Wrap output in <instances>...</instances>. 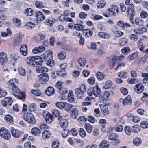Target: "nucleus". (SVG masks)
Here are the masks:
<instances>
[{
    "instance_id": "1",
    "label": "nucleus",
    "mask_w": 148,
    "mask_h": 148,
    "mask_svg": "<svg viewBox=\"0 0 148 148\" xmlns=\"http://www.w3.org/2000/svg\"><path fill=\"white\" fill-rule=\"evenodd\" d=\"M26 61L28 64L32 65H41L42 64V58L40 57L37 58V56H30L26 59Z\"/></svg>"
},
{
    "instance_id": "2",
    "label": "nucleus",
    "mask_w": 148,
    "mask_h": 148,
    "mask_svg": "<svg viewBox=\"0 0 148 148\" xmlns=\"http://www.w3.org/2000/svg\"><path fill=\"white\" fill-rule=\"evenodd\" d=\"M88 94L90 96L93 95L96 97L100 95L101 91V89L99 87L96 85L94 87L91 88L88 91Z\"/></svg>"
},
{
    "instance_id": "3",
    "label": "nucleus",
    "mask_w": 148,
    "mask_h": 148,
    "mask_svg": "<svg viewBox=\"0 0 148 148\" xmlns=\"http://www.w3.org/2000/svg\"><path fill=\"white\" fill-rule=\"evenodd\" d=\"M11 87L12 93L16 97L20 99H21L24 97V92H21L17 86L14 85Z\"/></svg>"
},
{
    "instance_id": "4",
    "label": "nucleus",
    "mask_w": 148,
    "mask_h": 148,
    "mask_svg": "<svg viewBox=\"0 0 148 148\" xmlns=\"http://www.w3.org/2000/svg\"><path fill=\"white\" fill-rule=\"evenodd\" d=\"M86 89L84 85H82L79 87L77 88L75 90L76 96L79 99L82 98L84 97V93L86 92Z\"/></svg>"
},
{
    "instance_id": "5",
    "label": "nucleus",
    "mask_w": 148,
    "mask_h": 148,
    "mask_svg": "<svg viewBox=\"0 0 148 148\" xmlns=\"http://www.w3.org/2000/svg\"><path fill=\"white\" fill-rule=\"evenodd\" d=\"M56 106L57 107L60 109L64 108L65 110L67 111H70L73 107L72 105L69 104L66 102H57L56 103Z\"/></svg>"
},
{
    "instance_id": "6",
    "label": "nucleus",
    "mask_w": 148,
    "mask_h": 148,
    "mask_svg": "<svg viewBox=\"0 0 148 148\" xmlns=\"http://www.w3.org/2000/svg\"><path fill=\"white\" fill-rule=\"evenodd\" d=\"M1 137L5 140H8L11 138V135L8 130L4 127H2L0 129Z\"/></svg>"
},
{
    "instance_id": "7",
    "label": "nucleus",
    "mask_w": 148,
    "mask_h": 148,
    "mask_svg": "<svg viewBox=\"0 0 148 148\" xmlns=\"http://www.w3.org/2000/svg\"><path fill=\"white\" fill-rule=\"evenodd\" d=\"M23 118L26 121L32 124L36 122L34 115L31 113L26 114Z\"/></svg>"
},
{
    "instance_id": "8",
    "label": "nucleus",
    "mask_w": 148,
    "mask_h": 148,
    "mask_svg": "<svg viewBox=\"0 0 148 148\" xmlns=\"http://www.w3.org/2000/svg\"><path fill=\"white\" fill-rule=\"evenodd\" d=\"M7 55L5 52H0V64L2 65H5L8 61Z\"/></svg>"
},
{
    "instance_id": "9",
    "label": "nucleus",
    "mask_w": 148,
    "mask_h": 148,
    "mask_svg": "<svg viewBox=\"0 0 148 148\" xmlns=\"http://www.w3.org/2000/svg\"><path fill=\"white\" fill-rule=\"evenodd\" d=\"M39 79L41 84H44L48 80L49 77L47 74L43 73L40 75Z\"/></svg>"
},
{
    "instance_id": "10",
    "label": "nucleus",
    "mask_w": 148,
    "mask_h": 148,
    "mask_svg": "<svg viewBox=\"0 0 148 148\" xmlns=\"http://www.w3.org/2000/svg\"><path fill=\"white\" fill-rule=\"evenodd\" d=\"M35 14L36 21L37 24L40 23L41 21H43L45 19V17L41 12L40 11L36 12Z\"/></svg>"
},
{
    "instance_id": "11",
    "label": "nucleus",
    "mask_w": 148,
    "mask_h": 148,
    "mask_svg": "<svg viewBox=\"0 0 148 148\" xmlns=\"http://www.w3.org/2000/svg\"><path fill=\"white\" fill-rule=\"evenodd\" d=\"M13 102L12 98L10 97H6L4 100H2L1 102L3 106L6 107L7 105L10 106Z\"/></svg>"
},
{
    "instance_id": "12",
    "label": "nucleus",
    "mask_w": 148,
    "mask_h": 148,
    "mask_svg": "<svg viewBox=\"0 0 148 148\" xmlns=\"http://www.w3.org/2000/svg\"><path fill=\"white\" fill-rule=\"evenodd\" d=\"M144 90V87L143 84H140L135 85L134 90V91L138 93L142 92Z\"/></svg>"
},
{
    "instance_id": "13",
    "label": "nucleus",
    "mask_w": 148,
    "mask_h": 148,
    "mask_svg": "<svg viewBox=\"0 0 148 148\" xmlns=\"http://www.w3.org/2000/svg\"><path fill=\"white\" fill-rule=\"evenodd\" d=\"M38 65V66H36V71L37 72L40 73L44 72H46L48 71V69L45 67H43L41 66L42 64Z\"/></svg>"
},
{
    "instance_id": "14",
    "label": "nucleus",
    "mask_w": 148,
    "mask_h": 148,
    "mask_svg": "<svg viewBox=\"0 0 148 148\" xmlns=\"http://www.w3.org/2000/svg\"><path fill=\"white\" fill-rule=\"evenodd\" d=\"M53 52L52 51L49 50L46 51L43 55V58L45 60L49 59L52 58Z\"/></svg>"
},
{
    "instance_id": "15",
    "label": "nucleus",
    "mask_w": 148,
    "mask_h": 148,
    "mask_svg": "<svg viewBox=\"0 0 148 148\" xmlns=\"http://www.w3.org/2000/svg\"><path fill=\"white\" fill-rule=\"evenodd\" d=\"M103 15L105 17H108L109 16H115L116 14L115 11H112L110 8H108L106 12L103 13Z\"/></svg>"
},
{
    "instance_id": "16",
    "label": "nucleus",
    "mask_w": 148,
    "mask_h": 148,
    "mask_svg": "<svg viewBox=\"0 0 148 148\" xmlns=\"http://www.w3.org/2000/svg\"><path fill=\"white\" fill-rule=\"evenodd\" d=\"M45 50V47L43 46H40L38 47H34L32 50L33 53L36 54L43 52Z\"/></svg>"
},
{
    "instance_id": "17",
    "label": "nucleus",
    "mask_w": 148,
    "mask_h": 148,
    "mask_svg": "<svg viewBox=\"0 0 148 148\" xmlns=\"http://www.w3.org/2000/svg\"><path fill=\"white\" fill-rule=\"evenodd\" d=\"M120 102L122 103L124 105H126L127 104H130L132 102V99L131 96L128 95L124 99H120Z\"/></svg>"
},
{
    "instance_id": "18",
    "label": "nucleus",
    "mask_w": 148,
    "mask_h": 148,
    "mask_svg": "<svg viewBox=\"0 0 148 148\" xmlns=\"http://www.w3.org/2000/svg\"><path fill=\"white\" fill-rule=\"evenodd\" d=\"M58 119L60 120L59 124L61 127L63 128H64L67 127L68 124L66 120L61 119L60 117L58 118Z\"/></svg>"
},
{
    "instance_id": "19",
    "label": "nucleus",
    "mask_w": 148,
    "mask_h": 148,
    "mask_svg": "<svg viewBox=\"0 0 148 148\" xmlns=\"http://www.w3.org/2000/svg\"><path fill=\"white\" fill-rule=\"evenodd\" d=\"M134 9V5L132 3L130 4L127 8V13L131 14L132 16H134L135 13Z\"/></svg>"
},
{
    "instance_id": "20",
    "label": "nucleus",
    "mask_w": 148,
    "mask_h": 148,
    "mask_svg": "<svg viewBox=\"0 0 148 148\" xmlns=\"http://www.w3.org/2000/svg\"><path fill=\"white\" fill-rule=\"evenodd\" d=\"M43 116L45 117L46 122L47 123L50 124L53 121V117L49 113L43 114Z\"/></svg>"
},
{
    "instance_id": "21",
    "label": "nucleus",
    "mask_w": 148,
    "mask_h": 148,
    "mask_svg": "<svg viewBox=\"0 0 148 148\" xmlns=\"http://www.w3.org/2000/svg\"><path fill=\"white\" fill-rule=\"evenodd\" d=\"M11 132L12 136L16 138H18L21 136L22 133H20L18 130L14 129L13 128L11 129Z\"/></svg>"
},
{
    "instance_id": "22",
    "label": "nucleus",
    "mask_w": 148,
    "mask_h": 148,
    "mask_svg": "<svg viewBox=\"0 0 148 148\" xmlns=\"http://www.w3.org/2000/svg\"><path fill=\"white\" fill-rule=\"evenodd\" d=\"M117 25L119 27L122 28H124L125 27L127 28L131 26L130 24L127 23H124L122 21H119Z\"/></svg>"
},
{
    "instance_id": "23",
    "label": "nucleus",
    "mask_w": 148,
    "mask_h": 148,
    "mask_svg": "<svg viewBox=\"0 0 148 148\" xmlns=\"http://www.w3.org/2000/svg\"><path fill=\"white\" fill-rule=\"evenodd\" d=\"M138 55L137 52H136L129 55L127 59V61L128 62L131 61L134 59L136 58Z\"/></svg>"
},
{
    "instance_id": "24",
    "label": "nucleus",
    "mask_w": 148,
    "mask_h": 148,
    "mask_svg": "<svg viewBox=\"0 0 148 148\" xmlns=\"http://www.w3.org/2000/svg\"><path fill=\"white\" fill-rule=\"evenodd\" d=\"M110 93L109 92L106 91L104 93H102L99 95V98L101 100H104L107 99L109 97Z\"/></svg>"
},
{
    "instance_id": "25",
    "label": "nucleus",
    "mask_w": 148,
    "mask_h": 148,
    "mask_svg": "<svg viewBox=\"0 0 148 148\" xmlns=\"http://www.w3.org/2000/svg\"><path fill=\"white\" fill-rule=\"evenodd\" d=\"M21 53L24 56H26L27 54V48L25 45H23L21 46L20 49Z\"/></svg>"
},
{
    "instance_id": "26",
    "label": "nucleus",
    "mask_w": 148,
    "mask_h": 148,
    "mask_svg": "<svg viewBox=\"0 0 148 148\" xmlns=\"http://www.w3.org/2000/svg\"><path fill=\"white\" fill-rule=\"evenodd\" d=\"M110 147L109 142L107 140H103L100 143L99 148H109Z\"/></svg>"
},
{
    "instance_id": "27",
    "label": "nucleus",
    "mask_w": 148,
    "mask_h": 148,
    "mask_svg": "<svg viewBox=\"0 0 148 148\" xmlns=\"http://www.w3.org/2000/svg\"><path fill=\"white\" fill-rule=\"evenodd\" d=\"M24 13L26 16H31L34 14V12L32 9L29 8L25 10Z\"/></svg>"
},
{
    "instance_id": "28",
    "label": "nucleus",
    "mask_w": 148,
    "mask_h": 148,
    "mask_svg": "<svg viewBox=\"0 0 148 148\" xmlns=\"http://www.w3.org/2000/svg\"><path fill=\"white\" fill-rule=\"evenodd\" d=\"M101 110L103 111V114L105 116H107L110 113L108 108L107 106H100Z\"/></svg>"
},
{
    "instance_id": "29",
    "label": "nucleus",
    "mask_w": 148,
    "mask_h": 148,
    "mask_svg": "<svg viewBox=\"0 0 148 148\" xmlns=\"http://www.w3.org/2000/svg\"><path fill=\"white\" fill-rule=\"evenodd\" d=\"M46 92L48 96H50L55 93V90L52 87L49 86L46 90Z\"/></svg>"
},
{
    "instance_id": "30",
    "label": "nucleus",
    "mask_w": 148,
    "mask_h": 148,
    "mask_svg": "<svg viewBox=\"0 0 148 148\" xmlns=\"http://www.w3.org/2000/svg\"><path fill=\"white\" fill-rule=\"evenodd\" d=\"M78 114V110L76 108H72L71 113V115L72 118L76 119Z\"/></svg>"
},
{
    "instance_id": "31",
    "label": "nucleus",
    "mask_w": 148,
    "mask_h": 148,
    "mask_svg": "<svg viewBox=\"0 0 148 148\" xmlns=\"http://www.w3.org/2000/svg\"><path fill=\"white\" fill-rule=\"evenodd\" d=\"M57 56L59 59L61 60H64L66 58V53L64 51H61L58 53Z\"/></svg>"
},
{
    "instance_id": "32",
    "label": "nucleus",
    "mask_w": 148,
    "mask_h": 148,
    "mask_svg": "<svg viewBox=\"0 0 148 148\" xmlns=\"http://www.w3.org/2000/svg\"><path fill=\"white\" fill-rule=\"evenodd\" d=\"M128 39L125 37H122L120 40V42L118 45L120 46H123L128 43Z\"/></svg>"
},
{
    "instance_id": "33",
    "label": "nucleus",
    "mask_w": 148,
    "mask_h": 148,
    "mask_svg": "<svg viewBox=\"0 0 148 148\" xmlns=\"http://www.w3.org/2000/svg\"><path fill=\"white\" fill-rule=\"evenodd\" d=\"M98 36L103 38L108 39L110 37V34L107 33L100 32L98 34Z\"/></svg>"
},
{
    "instance_id": "34",
    "label": "nucleus",
    "mask_w": 148,
    "mask_h": 148,
    "mask_svg": "<svg viewBox=\"0 0 148 148\" xmlns=\"http://www.w3.org/2000/svg\"><path fill=\"white\" fill-rule=\"evenodd\" d=\"M31 132L35 136H37L40 134L41 131L38 128L34 127L31 129Z\"/></svg>"
},
{
    "instance_id": "35",
    "label": "nucleus",
    "mask_w": 148,
    "mask_h": 148,
    "mask_svg": "<svg viewBox=\"0 0 148 148\" xmlns=\"http://www.w3.org/2000/svg\"><path fill=\"white\" fill-rule=\"evenodd\" d=\"M18 80L15 78H14L10 80L7 83L8 85L10 87H12V86L16 85L15 84L17 83Z\"/></svg>"
},
{
    "instance_id": "36",
    "label": "nucleus",
    "mask_w": 148,
    "mask_h": 148,
    "mask_svg": "<svg viewBox=\"0 0 148 148\" xmlns=\"http://www.w3.org/2000/svg\"><path fill=\"white\" fill-rule=\"evenodd\" d=\"M21 43V38L19 36H17L14 38V44L16 46L20 45Z\"/></svg>"
},
{
    "instance_id": "37",
    "label": "nucleus",
    "mask_w": 148,
    "mask_h": 148,
    "mask_svg": "<svg viewBox=\"0 0 148 148\" xmlns=\"http://www.w3.org/2000/svg\"><path fill=\"white\" fill-rule=\"evenodd\" d=\"M51 136L50 132L47 130H45L43 132L42 137L44 139H48Z\"/></svg>"
},
{
    "instance_id": "38",
    "label": "nucleus",
    "mask_w": 148,
    "mask_h": 148,
    "mask_svg": "<svg viewBox=\"0 0 148 148\" xmlns=\"http://www.w3.org/2000/svg\"><path fill=\"white\" fill-rule=\"evenodd\" d=\"M96 76L98 80H101L104 79L105 74L103 72L98 71L96 74Z\"/></svg>"
},
{
    "instance_id": "39",
    "label": "nucleus",
    "mask_w": 148,
    "mask_h": 148,
    "mask_svg": "<svg viewBox=\"0 0 148 148\" xmlns=\"http://www.w3.org/2000/svg\"><path fill=\"white\" fill-rule=\"evenodd\" d=\"M74 28L77 30L82 31L84 28V26L80 24H76L74 25Z\"/></svg>"
},
{
    "instance_id": "40",
    "label": "nucleus",
    "mask_w": 148,
    "mask_h": 148,
    "mask_svg": "<svg viewBox=\"0 0 148 148\" xmlns=\"http://www.w3.org/2000/svg\"><path fill=\"white\" fill-rule=\"evenodd\" d=\"M83 34L86 37L91 36L93 33V32L89 29H85L83 31Z\"/></svg>"
},
{
    "instance_id": "41",
    "label": "nucleus",
    "mask_w": 148,
    "mask_h": 148,
    "mask_svg": "<svg viewBox=\"0 0 148 148\" xmlns=\"http://www.w3.org/2000/svg\"><path fill=\"white\" fill-rule=\"evenodd\" d=\"M56 74L60 77H64L66 75V72L64 69H61L60 71H57Z\"/></svg>"
},
{
    "instance_id": "42",
    "label": "nucleus",
    "mask_w": 148,
    "mask_h": 148,
    "mask_svg": "<svg viewBox=\"0 0 148 148\" xmlns=\"http://www.w3.org/2000/svg\"><path fill=\"white\" fill-rule=\"evenodd\" d=\"M144 29L145 30V32H146L147 29L145 28H142L141 29L140 28H135L134 30V33L136 34H141L143 33V31H142V30H143Z\"/></svg>"
},
{
    "instance_id": "43",
    "label": "nucleus",
    "mask_w": 148,
    "mask_h": 148,
    "mask_svg": "<svg viewBox=\"0 0 148 148\" xmlns=\"http://www.w3.org/2000/svg\"><path fill=\"white\" fill-rule=\"evenodd\" d=\"M119 136L115 133H112L109 135L108 136V138L109 140H114L117 139Z\"/></svg>"
},
{
    "instance_id": "44",
    "label": "nucleus",
    "mask_w": 148,
    "mask_h": 148,
    "mask_svg": "<svg viewBox=\"0 0 148 148\" xmlns=\"http://www.w3.org/2000/svg\"><path fill=\"white\" fill-rule=\"evenodd\" d=\"M133 143L134 145L139 146L141 144V140L138 137H136L133 140Z\"/></svg>"
},
{
    "instance_id": "45",
    "label": "nucleus",
    "mask_w": 148,
    "mask_h": 148,
    "mask_svg": "<svg viewBox=\"0 0 148 148\" xmlns=\"http://www.w3.org/2000/svg\"><path fill=\"white\" fill-rule=\"evenodd\" d=\"M57 91L60 94L64 95L66 93L68 90L67 89L63 86L59 89Z\"/></svg>"
},
{
    "instance_id": "46",
    "label": "nucleus",
    "mask_w": 148,
    "mask_h": 148,
    "mask_svg": "<svg viewBox=\"0 0 148 148\" xmlns=\"http://www.w3.org/2000/svg\"><path fill=\"white\" fill-rule=\"evenodd\" d=\"M121 51L124 55H127L130 51V49L129 47H127L122 49Z\"/></svg>"
},
{
    "instance_id": "47",
    "label": "nucleus",
    "mask_w": 148,
    "mask_h": 148,
    "mask_svg": "<svg viewBox=\"0 0 148 148\" xmlns=\"http://www.w3.org/2000/svg\"><path fill=\"white\" fill-rule=\"evenodd\" d=\"M116 60V58H113L112 59L109 60L108 62V64L110 67L112 68H113L115 64V61Z\"/></svg>"
},
{
    "instance_id": "48",
    "label": "nucleus",
    "mask_w": 148,
    "mask_h": 148,
    "mask_svg": "<svg viewBox=\"0 0 148 148\" xmlns=\"http://www.w3.org/2000/svg\"><path fill=\"white\" fill-rule=\"evenodd\" d=\"M78 61L81 66H84L86 63V60L84 58H80L78 59Z\"/></svg>"
},
{
    "instance_id": "49",
    "label": "nucleus",
    "mask_w": 148,
    "mask_h": 148,
    "mask_svg": "<svg viewBox=\"0 0 148 148\" xmlns=\"http://www.w3.org/2000/svg\"><path fill=\"white\" fill-rule=\"evenodd\" d=\"M140 131V127L139 125H135L133 126L131 129V131L132 132L137 133Z\"/></svg>"
},
{
    "instance_id": "50",
    "label": "nucleus",
    "mask_w": 148,
    "mask_h": 148,
    "mask_svg": "<svg viewBox=\"0 0 148 148\" xmlns=\"http://www.w3.org/2000/svg\"><path fill=\"white\" fill-rule=\"evenodd\" d=\"M106 3L104 1L101 0L99 1L97 3V5L98 8H103L105 5Z\"/></svg>"
},
{
    "instance_id": "51",
    "label": "nucleus",
    "mask_w": 148,
    "mask_h": 148,
    "mask_svg": "<svg viewBox=\"0 0 148 148\" xmlns=\"http://www.w3.org/2000/svg\"><path fill=\"white\" fill-rule=\"evenodd\" d=\"M85 128L86 131L88 133H90L92 131L91 125L89 123H86L85 125Z\"/></svg>"
},
{
    "instance_id": "52",
    "label": "nucleus",
    "mask_w": 148,
    "mask_h": 148,
    "mask_svg": "<svg viewBox=\"0 0 148 148\" xmlns=\"http://www.w3.org/2000/svg\"><path fill=\"white\" fill-rule=\"evenodd\" d=\"M52 113L53 116L55 117H58L60 114V111L56 109L53 110H52Z\"/></svg>"
},
{
    "instance_id": "53",
    "label": "nucleus",
    "mask_w": 148,
    "mask_h": 148,
    "mask_svg": "<svg viewBox=\"0 0 148 148\" xmlns=\"http://www.w3.org/2000/svg\"><path fill=\"white\" fill-rule=\"evenodd\" d=\"M112 83L110 80H108L106 82L105 86L103 87L105 89H107L111 87Z\"/></svg>"
},
{
    "instance_id": "54",
    "label": "nucleus",
    "mask_w": 148,
    "mask_h": 148,
    "mask_svg": "<svg viewBox=\"0 0 148 148\" xmlns=\"http://www.w3.org/2000/svg\"><path fill=\"white\" fill-rule=\"evenodd\" d=\"M25 25L28 29H31L34 27L35 25L32 22H28L26 23Z\"/></svg>"
},
{
    "instance_id": "55",
    "label": "nucleus",
    "mask_w": 148,
    "mask_h": 148,
    "mask_svg": "<svg viewBox=\"0 0 148 148\" xmlns=\"http://www.w3.org/2000/svg\"><path fill=\"white\" fill-rule=\"evenodd\" d=\"M59 145V141L56 140L53 142L52 143V148H58Z\"/></svg>"
},
{
    "instance_id": "56",
    "label": "nucleus",
    "mask_w": 148,
    "mask_h": 148,
    "mask_svg": "<svg viewBox=\"0 0 148 148\" xmlns=\"http://www.w3.org/2000/svg\"><path fill=\"white\" fill-rule=\"evenodd\" d=\"M140 127L145 129L148 127V122L146 121H143L140 123Z\"/></svg>"
},
{
    "instance_id": "57",
    "label": "nucleus",
    "mask_w": 148,
    "mask_h": 148,
    "mask_svg": "<svg viewBox=\"0 0 148 148\" xmlns=\"http://www.w3.org/2000/svg\"><path fill=\"white\" fill-rule=\"evenodd\" d=\"M69 131L67 129H64L62 133V135L63 138H66L68 136Z\"/></svg>"
},
{
    "instance_id": "58",
    "label": "nucleus",
    "mask_w": 148,
    "mask_h": 148,
    "mask_svg": "<svg viewBox=\"0 0 148 148\" xmlns=\"http://www.w3.org/2000/svg\"><path fill=\"white\" fill-rule=\"evenodd\" d=\"M4 119L7 121L10 122V123L13 121L12 116L9 114L5 116Z\"/></svg>"
},
{
    "instance_id": "59",
    "label": "nucleus",
    "mask_w": 148,
    "mask_h": 148,
    "mask_svg": "<svg viewBox=\"0 0 148 148\" xmlns=\"http://www.w3.org/2000/svg\"><path fill=\"white\" fill-rule=\"evenodd\" d=\"M79 132L80 136L82 137H84L86 136V133L83 129L80 128L79 130Z\"/></svg>"
},
{
    "instance_id": "60",
    "label": "nucleus",
    "mask_w": 148,
    "mask_h": 148,
    "mask_svg": "<svg viewBox=\"0 0 148 148\" xmlns=\"http://www.w3.org/2000/svg\"><path fill=\"white\" fill-rule=\"evenodd\" d=\"M55 21L56 20L53 19L52 20L49 19H47L46 20V22L47 23V25H50V27L53 26V23L55 22Z\"/></svg>"
},
{
    "instance_id": "61",
    "label": "nucleus",
    "mask_w": 148,
    "mask_h": 148,
    "mask_svg": "<svg viewBox=\"0 0 148 148\" xmlns=\"http://www.w3.org/2000/svg\"><path fill=\"white\" fill-rule=\"evenodd\" d=\"M13 22L17 26H19L21 24V20L18 18H14L13 19Z\"/></svg>"
},
{
    "instance_id": "62",
    "label": "nucleus",
    "mask_w": 148,
    "mask_h": 148,
    "mask_svg": "<svg viewBox=\"0 0 148 148\" xmlns=\"http://www.w3.org/2000/svg\"><path fill=\"white\" fill-rule=\"evenodd\" d=\"M135 23L138 25L141 26L143 24V22L142 20H140L138 18H136L135 20Z\"/></svg>"
},
{
    "instance_id": "63",
    "label": "nucleus",
    "mask_w": 148,
    "mask_h": 148,
    "mask_svg": "<svg viewBox=\"0 0 148 148\" xmlns=\"http://www.w3.org/2000/svg\"><path fill=\"white\" fill-rule=\"evenodd\" d=\"M148 14L147 12L144 10H143L140 14V16L141 18H145L147 17Z\"/></svg>"
},
{
    "instance_id": "64",
    "label": "nucleus",
    "mask_w": 148,
    "mask_h": 148,
    "mask_svg": "<svg viewBox=\"0 0 148 148\" xmlns=\"http://www.w3.org/2000/svg\"><path fill=\"white\" fill-rule=\"evenodd\" d=\"M36 6L38 8H42L44 7L42 2L38 1H36L35 3Z\"/></svg>"
}]
</instances>
